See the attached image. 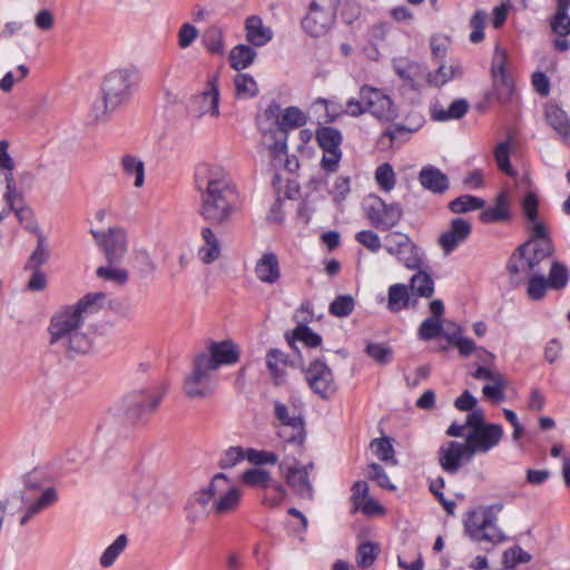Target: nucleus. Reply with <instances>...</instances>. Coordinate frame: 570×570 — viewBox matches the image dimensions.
<instances>
[{
    "label": "nucleus",
    "mask_w": 570,
    "mask_h": 570,
    "mask_svg": "<svg viewBox=\"0 0 570 570\" xmlns=\"http://www.w3.org/2000/svg\"><path fill=\"white\" fill-rule=\"evenodd\" d=\"M105 297L101 292L89 293L77 303L66 305L55 313L48 327L50 346L69 357L88 352L91 342L79 330L89 315L98 312Z\"/></svg>",
    "instance_id": "obj_1"
},
{
    "label": "nucleus",
    "mask_w": 570,
    "mask_h": 570,
    "mask_svg": "<svg viewBox=\"0 0 570 570\" xmlns=\"http://www.w3.org/2000/svg\"><path fill=\"white\" fill-rule=\"evenodd\" d=\"M195 181L200 193V216L214 226L229 223L238 199L229 174L220 166H202Z\"/></svg>",
    "instance_id": "obj_2"
},
{
    "label": "nucleus",
    "mask_w": 570,
    "mask_h": 570,
    "mask_svg": "<svg viewBox=\"0 0 570 570\" xmlns=\"http://www.w3.org/2000/svg\"><path fill=\"white\" fill-rule=\"evenodd\" d=\"M523 213L528 219L529 238L511 255L507 269L511 281L518 286L528 283L527 293L534 299V191H528L523 200Z\"/></svg>",
    "instance_id": "obj_3"
},
{
    "label": "nucleus",
    "mask_w": 570,
    "mask_h": 570,
    "mask_svg": "<svg viewBox=\"0 0 570 570\" xmlns=\"http://www.w3.org/2000/svg\"><path fill=\"white\" fill-rule=\"evenodd\" d=\"M140 81L137 68L129 66L118 68L108 72L101 82V94L108 100L109 106L120 108L127 104Z\"/></svg>",
    "instance_id": "obj_4"
},
{
    "label": "nucleus",
    "mask_w": 570,
    "mask_h": 570,
    "mask_svg": "<svg viewBox=\"0 0 570 570\" xmlns=\"http://www.w3.org/2000/svg\"><path fill=\"white\" fill-rule=\"evenodd\" d=\"M165 394L166 389L163 385L131 392L122 400V413L131 423L144 421L158 407Z\"/></svg>",
    "instance_id": "obj_5"
},
{
    "label": "nucleus",
    "mask_w": 570,
    "mask_h": 570,
    "mask_svg": "<svg viewBox=\"0 0 570 570\" xmlns=\"http://www.w3.org/2000/svg\"><path fill=\"white\" fill-rule=\"evenodd\" d=\"M384 248L407 269H420L423 261L419 246L407 234L391 232L384 237Z\"/></svg>",
    "instance_id": "obj_6"
},
{
    "label": "nucleus",
    "mask_w": 570,
    "mask_h": 570,
    "mask_svg": "<svg viewBox=\"0 0 570 570\" xmlns=\"http://www.w3.org/2000/svg\"><path fill=\"white\" fill-rule=\"evenodd\" d=\"M491 76L492 90L487 94V100H497L500 104L508 102L514 88L512 78L507 71V53L499 47L495 48V52L492 58Z\"/></svg>",
    "instance_id": "obj_7"
},
{
    "label": "nucleus",
    "mask_w": 570,
    "mask_h": 570,
    "mask_svg": "<svg viewBox=\"0 0 570 570\" xmlns=\"http://www.w3.org/2000/svg\"><path fill=\"white\" fill-rule=\"evenodd\" d=\"M96 243L101 247L109 265H118L122 262L127 250V234L121 227H110L106 233L90 230Z\"/></svg>",
    "instance_id": "obj_8"
},
{
    "label": "nucleus",
    "mask_w": 570,
    "mask_h": 570,
    "mask_svg": "<svg viewBox=\"0 0 570 570\" xmlns=\"http://www.w3.org/2000/svg\"><path fill=\"white\" fill-rule=\"evenodd\" d=\"M183 389L189 399L209 397L216 389L214 371L209 370L198 357H195L193 371L185 379Z\"/></svg>",
    "instance_id": "obj_9"
},
{
    "label": "nucleus",
    "mask_w": 570,
    "mask_h": 570,
    "mask_svg": "<svg viewBox=\"0 0 570 570\" xmlns=\"http://www.w3.org/2000/svg\"><path fill=\"white\" fill-rule=\"evenodd\" d=\"M316 140L323 150L322 168L327 173H335L342 158V132L330 126H323L316 130Z\"/></svg>",
    "instance_id": "obj_10"
},
{
    "label": "nucleus",
    "mask_w": 570,
    "mask_h": 570,
    "mask_svg": "<svg viewBox=\"0 0 570 570\" xmlns=\"http://www.w3.org/2000/svg\"><path fill=\"white\" fill-rule=\"evenodd\" d=\"M493 507L473 512L465 522V530L474 541L500 542L503 534L494 523Z\"/></svg>",
    "instance_id": "obj_11"
},
{
    "label": "nucleus",
    "mask_w": 570,
    "mask_h": 570,
    "mask_svg": "<svg viewBox=\"0 0 570 570\" xmlns=\"http://www.w3.org/2000/svg\"><path fill=\"white\" fill-rule=\"evenodd\" d=\"M360 97L366 106V112L379 120L392 122L397 118V109L393 100L383 90L363 85L360 88Z\"/></svg>",
    "instance_id": "obj_12"
},
{
    "label": "nucleus",
    "mask_w": 570,
    "mask_h": 570,
    "mask_svg": "<svg viewBox=\"0 0 570 570\" xmlns=\"http://www.w3.org/2000/svg\"><path fill=\"white\" fill-rule=\"evenodd\" d=\"M305 380L309 389L323 400H328L336 393L333 372L323 360L316 358L309 363L305 370Z\"/></svg>",
    "instance_id": "obj_13"
},
{
    "label": "nucleus",
    "mask_w": 570,
    "mask_h": 570,
    "mask_svg": "<svg viewBox=\"0 0 570 570\" xmlns=\"http://www.w3.org/2000/svg\"><path fill=\"white\" fill-rule=\"evenodd\" d=\"M4 200L10 212H13L19 223L24 227L26 230L32 234H41L38 224L35 219L33 210L26 206L24 198L21 193L16 188L13 175H7V191L4 194Z\"/></svg>",
    "instance_id": "obj_14"
},
{
    "label": "nucleus",
    "mask_w": 570,
    "mask_h": 570,
    "mask_svg": "<svg viewBox=\"0 0 570 570\" xmlns=\"http://www.w3.org/2000/svg\"><path fill=\"white\" fill-rule=\"evenodd\" d=\"M569 8L570 0H557V10L550 19V29L554 35L552 46L559 52H566L570 48V42L567 39L570 35Z\"/></svg>",
    "instance_id": "obj_15"
},
{
    "label": "nucleus",
    "mask_w": 570,
    "mask_h": 570,
    "mask_svg": "<svg viewBox=\"0 0 570 570\" xmlns=\"http://www.w3.org/2000/svg\"><path fill=\"white\" fill-rule=\"evenodd\" d=\"M473 450L466 442L450 441L439 450V463L450 474H455L463 462L473 458Z\"/></svg>",
    "instance_id": "obj_16"
},
{
    "label": "nucleus",
    "mask_w": 570,
    "mask_h": 570,
    "mask_svg": "<svg viewBox=\"0 0 570 570\" xmlns=\"http://www.w3.org/2000/svg\"><path fill=\"white\" fill-rule=\"evenodd\" d=\"M208 351V354L202 353L196 357L214 372L222 365H230L238 361V351L232 341L213 342Z\"/></svg>",
    "instance_id": "obj_17"
},
{
    "label": "nucleus",
    "mask_w": 570,
    "mask_h": 570,
    "mask_svg": "<svg viewBox=\"0 0 570 570\" xmlns=\"http://www.w3.org/2000/svg\"><path fill=\"white\" fill-rule=\"evenodd\" d=\"M313 466L312 462L307 465L295 462L285 470V464H279V470L284 473L287 484L303 499L311 500L313 498V487L308 480V469H313Z\"/></svg>",
    "instance_id": "obj_18"
},
{
    "label": "nucleus",
    "mask_w": 570,
    "mask_h": 570,
    "mask_svg": "<svg viewBox=\"0 0 570 570\" xmlns=\"http://www.w3.org/2000/svg\"><path fill=\"white\" fill-rule=\"evenodd\" d=\"M503 435L502 426L499 424H487L478 430H471L466 435L465 442L476 453H485L494 448Z\"/></svg>",
    "instance_id": "obj_19"
},
{
    "label": "nucleus",
    "mask_w": 570,
    "mask_h": 570,
    "mask_svg": "<svg viewBox=\"0 0 570 570\" xmlns=\"http://www.w3.org/2000/svg\"><path fill=\"white\" fill-rule=\"evenodd\" d=\"M403 216L401 205L396 203L386 204L380 200L379 206H371L367 217L371 224L380 230H390L395 227Z\"/></svg>",
    "instance_id": "obj_20"
},
{
    "label": "nucleus",
    "mask_w": 570,
    "mask_h": 570,
    "mask_svg": "<svg viewBox=\"0 0 570 570\" xmlns=\"http://www.w3.org/2000/svg\"><path fill=\"white\" fill-rule=\"evenodd\" d=\"M472 233V225L463 218H453L450 228L440 235L439 244L445 254H451Z\"/></svg>",
    "instance_id": "obj_21"
},
{
    "label": "nucleus",
    "mask_w": 570,
    "mask_h": 570,
    "mask_svg": "<svg viewBox=\"0 0 570 570\" xmlns=\"http://www.w3.org/2000/svg\"><path fill=\"white\" fill-rule=\"evenodd\" d=\"M336 13L309 4L307 14L302 20L303 29L312 37L325 35L334 23Z\"/></svg>",
    "instance_id": "obj_22"
},
{
    "label": "nucleus",
    "mask_w": 570,
    "mask_h": 570,
    "mask_svg": "<svg viewBox=\"0 0 570 570\" xmlns=\"http://www.w3.org/2000/svg\"><path fill=\"white\" fill-rule=\"evenodd\" d=\"M242 497V490L238 487L230 485V481L226 476V485L222 492L216 493L212 511L218 515L232 513L238 508Z\"/></svg>",
    "instance_id": "obj_23"
},
{
    "label": "nucleus",
    "mask_w": 570,
    "mask_h": 570,
    "mask_svg": "<svg viewBox=\"0 0 570 570\" xmlns=\"http://www.w3.org/2000/svg\"><path fill=\"white\" fill-rule=\"evenodd\" d=\"M194 104L198 106L199 115L219 116V90L216 77L208 80L207 88L194 98Z\"/></svg>",
    "instance_id": "obj_24"
},
{
    "label": "nucleus",
    "mask_w": 570,
    "mask_h": 570,
    "mask_svg": "<svg viewBox=\"0 0 570 570\" xmlns=\"http://www.w3.org/2000/svg\"><path fill=\"white\" fill-rule=\"evenodd\" d=\"M256 277L265 284H275L281 278L279 262L275 253L267 252L256 262Z\"/></svg>",
    "instance_id": "obj_25"
},
{
    "label": "nucleus",
    "mask_w": 570,
    "mask_h": 570,
    "mask_svg": "<svg viewBox=\"0 0 570 570\" xmlns=\"http://www.w3.org/2000/svg\"><path fill=\"white\" fill-rule=\"evenodd\" d=\"M419 180L425 189L434 194H444L450 187L448 176L432 165L421 169Z\"/></svg>",
    "instance_id": "obj_26"
},
{
    "label": "nucleus",
    "mask_w": 570,
    "mask_h": 570,
    "mask_svg": "<svg viewBox=\"0 0 570 570\" xmlns=\"http://www.w3.org/2000/svg\"><path fill=\"white\" fill-rule=\"evenodd\" d=\"M245 31L247 41L255 47H263L273 39V31L264 26L258 16H249L245 20Z\"/></svg>",
    "instance_id": "obj_27"
},
{
    "label": "nucleus",
    "mask_w": 570,
    "mask_h": 570,
    "mask_svg": "<svg viewBox=\"0 0 570 570\" xmlns=\"http://www.w3.org/2000/svg\"><path fill=\"white\" fill-rule=\"evenodd\" d=\"M281 117V105L275 100L271 101L268 106L263 110V112L257 116L256 122L259 132L263 136H267L273 132H279Z\"/></svg>",
    "instance_id": "obj_28"
},
{
    "label": "nucleus",
    "mask_w": 570,
    "mask_h": 570,
    "mask_svg": "<svg viewBox=\"0 0 570 570\" xmlns=\"http://www.w3.org/2000/svg\"><path fill=\"white\" fill-rule=\"evenodd\" d=\"M464 75L463 66L458 60L449 63L441 62L434 72L428 75V82L434 87H442L451 80L461 79Z\"/></svg>",
    "instance_id": "obj_29"
},
{
    "label": "nucleus",
    "mask_w": 570,
    "mask_h": 570,
    "mask_svg": "<svg viewBox=\"0 0 570 570\" xmlns=\"http://www.w3.org/2000/svg\"><path fill=\"white\" fill-rule=\"evenodd\" d=\"M289 363L288 356L278 348H272L266 355V364L276 381V384H281L284 381L285 367ZM291 365L295 366L294 361H291ZM296 366H303V360L299 356Z\"/></svg>",
    "instance_id": "obj_30"
},
{
    "label": "nucleus",
    "mask_w": 570,
    "mask_h": 570,
    "mask_svg": "<svg viewBox=\"0 0 570 570\" xmlns=\"http://www.w3.org/2000/svg\"><path fill=\"white\" fill-rule=\"evenodd\" d=\"M57 501L58 493L56 489L52 487L45 489L39 498H37L32 503L28 505L24 515L20 519V524H27L31 518L46 510L47 508L53 505Z\"/></svg>",
    "instance_id": "obj_31"
},
{
    "label": "nucleus",
    "mask_w": 570,
    "mask_h": 570,
    "mask_svg": "<svg viewBox=\"0 0 570 570\" xmlns=\"http://www.w3.org/2000/svg\"><path fill=\"white\" fill-rule=\"evenodd\" d=\"M546 121L563 137H570V120L567 114L554 104L544 106Z\"/></svg>",
    "instance_id": "obj_32"
},
{
    "label": "nucleus",
    "mask_w": 570,
    "mask_h": 570,
    "mask_svg": "<svg viewBox=\"0 0 570 570\" xmlns=\"http://www.w3.org/2000/svg\"><path fill=\"white\" fill-rule=\"evenodd\" d=\"M202 237L205 245L199 248V258L204 264H212L220 255V243L210 227H204L202 229Z\"/></svg>",
    "instance_id": "obj_33"
},
{
    "label": "nucleus",
    "mask_w": 570,
    "mask_h": 570,
    "mask_svg": "<svg viewBox=\"0 0 570 570\" xmlns=\"http://www.w3.org/2000/svg\"><path fill=\"white\" fill-rule=\"evenodd\" d=\"M225 485L226 475L224 473L215 474L207 488L195 493L193 503L199 505L205 511L206 505L215 500L216 493L222 492Z\"/></svg>",
    "instance_id": "obj_34"
},
{
    "label": "nucleus",
    "mask_w": 570,
    "mask_h": 570,
    "mask_svg": "<svg viewBox=\"0 0 570 570\" xmlns=\"http://www.w3.org/2000/svg\"><path fill=\"white\" fill-rule=\"evenodd\" d=\"M469 102L463 98L455 99L448 109L434 107L431 111L432 119L436 121H448L451 119H461L469 110Z\"/></svg>",
    "instance_id": "obj_35"
},
{
    "label": "nucleus",
    "mask_w": 570,
    "mask_h": 570,
    "mask_svg": "<svg viewBox=\"0 0 570 570\" xmlns=\"http://www.w3.org/2000/svg\"><path fill=\"white\" fill-rule=\"evenodd\" d=\"M242 482L250 488L268 491V488L275 482L269 471L261 468L245 470L240 475Z\"/></svg>",
    "instance_id": "obj_36"
},
{
    "label": "nucleus",
    "mask_w": 570,
    "mask_h": 570,
    "mask_svg": "<svg viewBox=\"0 0 570 570\" xmlns=\"http://www.w3.org/2000/svg\"><path fill=\"white\" fill-rule=\"evenodd\" d=\"M411 305V295L404 284H393L389 287L387 309L392 313L407 308Z\"/></svg>",
    "instance_id": "obj_37"
},
{
    "label": "nucleus",
    "mask_w": 570,
    "mask_h": 570,
    "mask_svg": "<svg viewBox=\"0 0 570 570\" xmlns=\"http://www.w3.org/2000/svg\"><path fill=\"white\" fill-rule=\"evenodd\" d=\"M257 52L250 46L237 45L229 52V65L234 70L248 68L255 60Z\"/></svg>",
    "instance_id": "obj_38"
},
{
    "label": "nucleus",
    "mask_w": 570,
    "mask_h": 570,
    "mask_svg": "<svg viewBox=\"0 0 570 570\" xmlns=\"http://www.w3.org/2000/svg\"><path fill=\"white\" fill-rule=\"evenodd\" d=\"M410 125H396L393 129H386L383 132V137H387L393 144L399 137H402L403 140H407L409 136L415 131H417L423 125V117L420 115L409 116Z\"/></svg>",
    "instance_id": "obj_39"
},
{
    "label": "nucleus",
    "mask_w": 570,
    "mask_h": 570,
    "mask_svg": "<svg viewBox=\"0 0 570 570\" xmlns=\"http://www.w3.org/2000/svg\"><path fill=\"white\" fill-rule=\"evenodd\" d=\"M121 167L126 176L135 177L134 186L137 188H140L144 186L145 183V165L144 163L132 156V155H125L121 158Z\"/></svg>",
    "instance_id": "obj_40"
},
{
    "label": "nucleus",
    "mask_w": 570,
    "mask_h": 570,
    "mask_svg": "<svg viewBox=\"0 0 570 570\" xmlns=\"http://www.w3.org/2000/svg\"><path fill=\"white\" fill-rule=\"evenodd\" d=\"M234 86L238 99H250L258 95V85L248 73H237L234 78Z\"/></svg>",
    "instance_id": "obj_41"
},
{
    "label": "nucleus",
    "mask_w": 570,
    "mask_h": 570,
    "mask_svg": "<svg viewBox=\"0 0 570 570\" xmlns=\"http://www.w3.org/2000/svg\"><path fill=\"white\" fill-rule=\"evenodd\" d=\"M410 279L411 293L421 297H431L434 293V282L430 274L417 269Z\"/></svg>",
    "instance_id": "obj_42"
},
{
    "label": "nucleus",
    "mask_w": 570,
    "mask_h": 570,
    "mask_svg": "<svg viewBox=\"0 0 570 570\" xmlns=\"http://www.w3.org/2000/svg\"><path fill=\"white\" fill-rule=\"evenodd\" d=\"M307 116L298 107H287L282 111L281 117V131L288 132L289 130L305 126Z\"/></svg>",
    "instance_id": "obj_43"
},
{
    "label": "nucleus",
    "mask_w": 570,
    "mask_h": 570,
    "mask_svg": "<svg viewBox=\"0 0 570 570\" xmlns=\"http://www.w3.org/2000/svg\"><path fill=\"white\" fill-rule=\"evenodd\" d=\"M569 281V269L568 267L558 262L553 261L551 264V268L548 277H546V282L550 285L551 289L560 291L564 288Z\"/></svg>",
    "instance_id": "obj_44"
},
{
    "label": "nucleus",
    "mask_w": 570,
    "mask_h": 570,
    "mask_svg": "<svg viewBox=\"0 0 570 570\" xmlns=\"http://www.w3.org/2000/svg\"><path fill=\"white\" fill-rule=\"evenodd\" d=\"M484 206V200L472 195H462L449 203V209L454 214H463L470 210H476Z\"/></svg>",
    "instance_id": "obj_45"
},
{
    "label": "nucleus",
    "mask_w": 570,
    "mask_h": 570,
    "mask_svg": "<svg viewBox=\"0 0 570 570\" xmlns=\"http://www.w3.org/2000/svg\"><path fill=\"white\" fill-rule=\"evenodd\" d=\"M295 425H297V429L287 425L278 426L277 434L285 443L301 448L303 446L306 439L305 424L304 421H301L295 423Z\"/></svg>",
    "instance_id": "obj_46"
},
{
    "label": "nucleus",
    "mask_w": 570,
    "mask_h": 570,
    "mask_svg": "<svg viewBox=\"0 0 570 570\" xmlns=\"http://www.w3.org/2000/svg\"><path fill=\"white\" fill-rule=\"evenodd\" d=\"M395 73L407 82H413L420 73V65L404 57L393 59Z\"/></svg>",
    "instance_id": "obj_47"
},
{
    "label": "nucleus",
    "mask_w": 570,
    "mask_h": 570,
    "mask_svg": "<svg viewBox=\"0 0 570 570\" xmlns=\"http://www.w3.org/2000/svg\"><path fill=\"white\" fill-rule=\"evenodd\" d=\"M553 252L554 246L547 227L537 219V261L551 256Z\"/></svg>",
    "instance_id": "obj_48"
},
{
    "label": "nucleus",
    "mask_w": 570,
    "mask_h": 570,
    "mask_svg": "<svg viewBox=\"0 0 570 570\" xmlns=\"http://www.w3.org/2000/svg\"><path fill=\"white\" fill-rule=\"evenodd\" d=\"M128 540L125 534H120L117 537V539L106 548V550L102 552L100 557V566L104 568H108L112 566L116 561V559L119 557V554L125 550L127 547Z\"/></svg>",
    "instance_id": "obj_49"
},
{
    "label": "nucleus",
    "mask_w": 570,
    "mask_h": 570,
    "mask_svg": "<svg viewBox=\"0 0 570 570\" xmlns=\"http://www.w3.org/2000/svg\"><path fill=\"white\" fill-rule=\"evenodd\" d=\"M274 415L276 420L279 422L278 426H292L296 428L295 423H298L301 421H304L303 417L296 413L295 410L291 411L288 406L281 402L274 403Z\"/></svg>",
    "instance_id": "obj_50"
},
{
    "label": "nucleus",
    "mask_w": 570,
    "mask_h": 570,
    "mask_svg": "<svg viewBox=\"0 0 570 570\" xmlns=\"http://www.w3.org/2000/svg\"><path fill=\"white\" fill-rule=\"evenodd\" d=\"M444 333L441 321L434 317L425 318L417 330V336L422 341H431L440 335L444 336Z\"/></svg>",
    "instance_id": "obj_51"
},
{
    "label": "nucleus",
    "mask_w": 570,
    "mask_h": 570,
    "mask_svg": "<svg viewBox=\"0 0 570 570\" xmlns=\"http://www.w3.org/2000/svg\"><path fill=\"white\" fill-rule=\"evenodd\" d=\"M380 552L377 544L363 542L356 550V563L360 568H367L374 563Z\"/></svg>",
    "instance_id": "obj_52"
},
{
    "label": "nucleus",
    "mask_w": 570,
    "mask_h": 570,
    "mask_svg": "<svg viewBox=\"0 0 570 570\" xmlns=\"http://www.w3.org/2000/svg\"><path fill=\"white\" fill-rule=\"evenodd\" d=\"M494 159L498 168L510 177L515 175L510 163V147L508 141H501L494 149Z\"/></svg>",
    "instance_id": "obj_53"
},
{
    "label": "nucleus",
    "mask_w": 570,
    "mask_h": 570,
    "mask_svg": "<svg viewBox=\"0 0 570 570\" xmlns=\"http://www.w3.org/2000/svg\"><path fill=\"white\" fill-rule=\"evenodd\" d=\"M354 306L355 302L351 295H340L330 304L328 312L336 317H347Z\"/></svg>",
    "instance_id": "obj_54"
},
{
    "label": "nucleus",
    "mask_w": 570,
    "mask_h": 570,
    "mask_svg": "<svg viewBox=\"0 0 570 570\" xmlns=\"http://www.w3.org/2000/svg\"><path fill=\"white\" fill-rule=\"evenodd\" d=\"M116 265L100 266L97 268L96 274L99 278L114 282L119 285L127 283L129 275L127 269L115 267Z\"/></svg>",
    "instance_id": "obj_55"
},
{
    "label": "nucleus",
    "mask_w": 570,
    "mask_h": 570,
    "mask_svg": "<svg viewBox=\"0 0 570 570\" xmlns=\"http://www.w3.org/2000/svg\"><path fill=\"white\" fill-rule=\"evenodd\" d=\"M46 237L42 234L38 235L37 247L30 255L26 267L29 269H40V266L43 265L49 257V250L46 245Z\"/></svg>",
    "instance_id": "obj_56"
},
{
    "label": "nucleus",
    "mask_w": 570,
    "mask_h": 570,
    "mask_svg": "<svg viewBox=\"0 0 570 570\" xmlns=\"http://www.w3.org/2000/svg\"><path fill=\"white\" fill-rule=\"evenodd\" d=\"M246 456V450L242 446H229L226 449L218 460V466L223 470L234 468Z\"/></svg>",
    "instance_id": "obj_57"
},
{
    "label": "nucleus",
    "mask_w": 570,
    "mask_h": 570,
    "mask_svg": "<svg viewBox=\"0 0 570 570\" xmlns=\"http://www.w3.org/2000/svg\"><path fill=\"white\" fill-rule=\"evenodd\" d=\"M488 20V13L484 10H476L470 19V27L472 29L470 33V41L472 43H479L484 39V27Z\"/></svg>",
    "instance_id": "obj_58"
},
{
    "label": "nucleus",
    "mask_w": 570,
    "mask_h": 570,
    "mask_svg": "<svg viewBox=\"0 0 570 570\" xmlns=\"http://www.w3.org/2000/svg\"><path fill=\"white\" fill-rule=\"evenodd\" d=\"M293 341H299L307 347H317L322 343V337L307 325L298 324L293 331Z\"/></svg>",
    "instance_id": "obj_59"
},
{
    "label": "nucleus",
    "mask_w": 570,
    "mask_h": 570,
    "mask_svg": "<svg viewBox=\"0 0 570 570\" xmlns=\"http://www.w3.org/2000/svg\"><path fill=\"white\" fill-rule=\"evenodd\" d=\"M204 43L212 53H222L224 50L223 31L216 26L209 27L204 35Z\"/></svg>",
    "instance_id": "obj_60"
},
{
    "label": "nucleus",
    "mask_w": 570,
    "mask_h": 570,
    "mask_svg": "<svg viewBox=\"0 0 570 570\" xmlns=\"http://www.w3.org/2000/svg\"><path fill=\"white\" fill-rule=\"evenodd\" d=\"M132 483L135 484V494L142 499L153 493L156 489V479L153 474H136Z\"/></svg>",
    "instance_id": "obj_61"
},
{
    "label": "nucleus",
    "mask_w": 570,
    "mask_h": 570,
    "mask_svg": "<svg viewBox=\"0 0 570 570\" xmlns=\"http://www.w3.org/2000/svg\"><path fill=\"white\" fill-rule=\"evenodd\" d=\"M375 179L382 190L390 191L395 186V173L389 163L380 165L375 170Z\"/></svg>",
    "instance_id": "obj_62"
},
{
    "label": "nucleus",
    "mask_w": 570,
    "mask_h": 570,
    "mask_svg": "<svg viewBox=\"0 0 570 570\" xmlns=\"http://www.w3.org/2000/svg\"><path fill=\"white\" fill-rule=\"evenodd\" d=\"M245 459L257 466L265 464H275L278 461V456L274 452L256 449H247Z\"/></svg>",
    "instance_id": "obj_63"
},
{
    "label": "nucleus",
    "mask_w": 570,
    "mask_h": 570,
    "mask_svg": "<svg viewBox=\"0 0 570 570\" xmlns=\"http://www.w3.org/2000/svg\"><path fill=\"white\" fill-rule=\"evenodd\" d=\"M286 498V490L284 485L276 481L273 482L268 491H264L263 503L267 507H278Z\"/></svg>",
    "instance_id": "obj_64"
}]
</instances>
